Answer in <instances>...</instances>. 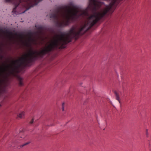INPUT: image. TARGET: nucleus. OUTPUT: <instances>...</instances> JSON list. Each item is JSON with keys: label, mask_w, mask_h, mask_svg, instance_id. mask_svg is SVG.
<instances>
[{"label": "nucleus", "mask_w": 151, "mask_h": 151, "mask_svg": "<svg viewBox=\"0 0 151 151\" xmlns=\"http://www.w3.org/2000/svg\"><path fill=\"white\" fill-rule=\"evenodd\" d=\"M109 4L106 6L103 10L98 11L103 4L100 7L97 8L96 10L94 11L92 5L89 1V8L91 10L93 14L87 19L84 23L79 29H76L75 27H71L70 30L67 33H63L60 32V35H59V48L64 47V45L71 42L72 39L77 40L79 36L84 34L98 21L104 17L110 11L117 2L118 0H111ZM103 3V2H102Z\"/></svg>", "instance_id": "obj_1"}, {"label": "nucleus", "mask_w": 151, "mask_h": 151, "mask_svg": "<svg viewBox=\"0 0 151 151\" xmlns=\"http://www.w3.org/2000/svg\"><path fill=\"white\" fill-rule=\"evenodd\" d=\"M79 10L76 6L71 4L56 8L50 17L53 20L56 26L62 27L68 25L70 22L78 17Z\"/></svg>", "instance_id": "obj_2"}, {"label": "nucleus", "mask_w": 151, "mask_h": 151, "mask_svg": "<svg viewBox=\"0 0 151 151\" xmlns=\"http://www.w3.org/2000/svg\"><path fill=\"white\" fill-rule=\"evenodd\" d=\"M42 0H5L6 2L12 3L14 5V7L12 10V12L16 13V9L19 5L22 9H26V10L21 12L24 13L26 11L29 9L34 6L36 5L39 2Z\"/></svg>", "instance_id": "obj_3"}, {"label": "nucleus", "mask_w": 151, "mask_h": 151, "mask_svg": "<svg viewBox=\"0 0 151 151\" xmlns=\"http://www.w3.org/2000/svg\"><path fill=\"white\" fill-rule=\"evenodd\" d=\"M37 31L35 33L29 31L27 33V36L29 37V40L30 42L34 41V40L32 38L34 34L40 35L43 33V28L41 26L37 28Z\"/></svg>", "instance_id": "obj_4"}, {"label": "nucleus", "mask_w": 151, "mask_h": 151, "mask_svg": "<svg viewBox=\"0 0 151 151\" xmlns=\"http://www.w3.org/2000/svg\"><path fill=\"white\" fill-rule=\"evenodd\" d=\"M89 1L92 5L94 11L96 10L98 7H100V6L103 4L102 2L99 0H89Z\"/></svg>", "instance_id": "obj_5"}, {"label": "nucleus", "mask_w": 151, "mask_h": 151, "mask_svg": "<svg viewBox=\"0 0 151 151\" xmlns=\"http://www.w3.org/2000/svg\"><path fill=\"white\" fill-rule=\"evenodd\" d=\"M24 140H25L24 137V136H20V134H19V136L17 137L14 142L15 144H18Z\"/></svg>", "instance_id": "obj_6"}, {"label": "nucleus", "mask_w": 151, "mask_h": 151, "mask_svg": "<svg viewBox=\"0 0 151 151\" xmlns=\"http://www.w3.org/2000/svg\"><path fill=\"white\" fill-rule=\"evenodd\" d=\"M114 94L116 96V99L119 101V103L120 104V106H121V102L120 101L121 98L119 94L116 91L114 92Z\"/></svg>", "instance_id": "obj_7"}, {"label": "nucleus", "mask_w": 151, "mask_h": 151, "mask_svg": "<svg viewBox=\"0 0 151 151\" xmlns=\"http://www.w3.org/2000/svg\"><path fill=\"white\" fill-rule=\"evenodd\" d=\"M18 79L19 82V86H22L23 85L22 78L20 77H18Z\"/></svg>", "instance_id": "obj_8"}, {"label": "nucleus", "mask_w": 151, "mask_h": 151, "mask_svg": "<svg viewBox=\"0 0 151 151\" xmlns=\"http://www.w3.org/2000/svg\"><path fill=\"white\" fill-rule=\"evenodd\" d=\"M6 33L9 35L8 36V37L10 41H11L12 39V32L7 31Z\"/></svg>", "instance_id": "obj_9"}, {"label": "nucleus", "mask_w": 151, "mask_h": 151, "mask_svg": "<svg viewBox=\"0 0 151 151\" xmlns=\"http://www.w3.org/2000/svg\"><path fill=\"white\" fill-rule=\"evenodd\" d=\"M24 111L21 112L19 114L18 116L20 118H22L24 116Z\"/></svg>", "instance_id": "obj_10"}, {"label": "nucleus", "mask_w": 151, "mask_h": 151, "mask_svg": "<svg viewBox=\"0 0 151 151\" xmlns=\"http://www.w3.org/2000/svg\"><path fill=\"white\" fill-rule=\"evenodd\" d=\"M81 15L85 16H88V12L87 10L84 11L82 12V13L81 14Z\"/></svg>", "instance_id": "obj_11"}, {"label": "nucleus", "mask_w": 151, "mask_h": 151, "mask_svg": "<svg viewBox=\"0 0 151 151\" xmlns=\"http://www.w3.org/2000/svg\"><path fill=\"white\" fill-rule=\"evenodd\" d=\"M30 143V142H27L24 144L22 145H21L19 147L20 148H22L23 147L29 144Z\"/></svg>", "instance_id": "obj_12"}, {"label": "nucleus", "mask_w": 151, "mask_h": 151, "mask_svg": "<svg viewBox=\"0 0 151 151\" xmlns=\"http://www.w3.org/2000/svg\"><path fill=\"white\" fill-rule=\"evenodd\" d=\"M65 105V103H63L62 104V110L63 111H64V107Z\"/></svg>", "instance_id": "obj_13"}, {"label": "nucleus", "mask_w": 151, "mask_h": 151, "mask_svg": "<svg viewBox=\"0 0 151 151\" xmlns=\"http://www.w3.org/2000/svg\"><path fill=\"white\" fill-rule=\"evenodd\" d=\"M34 119L33 118L32 120L29 122V124H32L34 122Z\"/></svg>", "instance_id": "obj_14"}, {"label": "nucleus", "mask_w": 151, "mask_h": 151, "mask_svg": "<svg viewBox=\"0 0 151 151\" xmlns=\"http://www.w3.org/2000/svg\"><path fill=\"white\" fill-rule=\"evenodd\" d=\"M148 129H146V134L147 135V137L148 136Z\"/></svg>", "instance_id": "obj_15"}, {"label": "nucleus", "mask_w": 151, "mask_h": 151, "mask_svg": "<svg viewBox=\"0 0 151 151\" xmlns=\"http://www.w3.org/2000/svg\"><path fill=\"white\" fill-rule=\"evenodd\" d=\"M20 37H23V35H20Z\"/></svg>", "instance_id": "obj_16"}, {"label": "nucleus", "mask_w": 151, "mask_h": 151, "mask_svg": "<svg viewBox=\"0 0 151 151\" xmlns=\"http://www.w3.org/2000/svg\"><path fill=\"white\" fill-rule=\"evenodd\" d=\"M1 48H0V51H1Z\"/></svg>", "instance_id": "obj_17"}, {"label": "nucleus", "mask_w": 151, "mask_h": 151, "mask_svg": "<svg viewBox=\"0 0 151 151\" xmlns=\"http://www.w3.org/2000/svg\"><path fill=\"white\" fill-rule=\"evenodd\" d=\"M21 133H22V132H21V131H20V134H21Z\"/></svg>", "instance_id": "obj_18"}, {"label": "nucleus", "mask_w": 151, "mask_h": 151, "mask_svg": "<svg viewBox=\"0 0 151 151\" xmlns=\"http://www.w3.org/2000/svg\"><path fill=\"white\" fill-rule=\"evenodd\" d=\"M2 31V30L1 29H0V32H1V31Z\"/></svg>", "instance_id": "obj_19"}, {"label": "nucleus", "mask_w": 151, "mask_h": 151, "mask_svg": "<svg viewBox=\"0 0 151 151\" xmlns=\"http://www.w3.org/2000/svg\"><path fill=\"white\" fill-rule=\"evenodd\" d=\"M35 44H37V43L36 42H35Z\"/></svg>", "instance_id": "obj_20"}, {"label": "nucleus", "mask_w": 151, "mask_h": 151, "mask_svg": "<svg viewBox=\"0 0 151 151\" xmlns=\"http://www.w3.org/2000/svg\"><path fill=\"white\" fill-rule=\"evenodd\" d=\"M14 136H15L16 135H15L14 134Z\"/></svg>", "instance_id": "obj_21"}, {"label": "nucleus", "mask_w": 151, "mask_h": 151, "mask_svg": "<svg viewBox=\"0 0 151 151\" xmlns=\"http://www.w3.org/2000/svg\"><path fill=\"white\" fill-rule=\"evenodd\" d=\"M1 106V105L0 104V106Z\"/></svg>", "instance_id": "obj_22"}]
</instances>
